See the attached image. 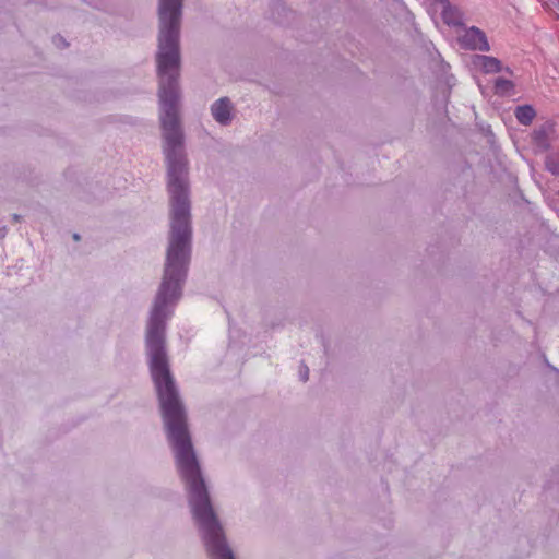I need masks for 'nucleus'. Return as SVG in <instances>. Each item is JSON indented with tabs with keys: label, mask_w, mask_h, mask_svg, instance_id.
Returning <instances> with one entry per match:
<instances>
[{
	"label": "nucleus",
	"mask_w": 559,
	"mask_h": 559,
	"mask_svg": "<svg viewBox=\"0 0 559 559\" xmlns=\"http://www.w3.org/2000/svg\"><path fill=\"white\" fill-rule=\"evenodd\" d=\"M533 140L535 144L542 148H546L548 146V139L545 129L535 130L533 133Z\"/></svg>",
	"instance_id": "1a4fd4ad"
},
{
	"label": "nucleus",
	"mask_w": 559,
	"mask_h": 559,
	"mask_svg": "<svg viewBox=\"0 0 559 559\" xmlns=\"http://www.w3.org/2000/svg\"><path fill=\"white\" fill-rule=\"evenodd\" d=\"M73 239H74V240H80V235H79V234H74V235H73Z\"/></svg>",
	"instance_id": "ddd939ff"
},
{
	"label": "nucleus",
	"mask_w": 559,
	"mask_h": 559,
	"mask_svg": "<svg viewBox=\"0 0 559 559\" xmlns=\"http://www.w3.org/2000/svg\"><path fill=\"white\" fill-rule=\"evenodd\" d=\"M299 378L302 382L308 381L309 368L306 365H301L300 370H299Z\"/></svg>",
	"instance_id": "9d476101"
},
{
	"label": "nucleus",
	"mask_w": 559,
	"mask_h": 559,
	"mask_svg": "<svg viewBox=\"0 0 559 559\" xmlns=\"http://www.w3.org/2000/svg\"><path fill=\"white\" fill-rule=\"evenodd\" d=\"M472 67L474 70L485 74L498 73L501 70V62L495 57L475 55L472 58Z\"/></svg>",
	"instance_id": "39448f33"
},
{
	"label": "nucleus",
	"mask_w": 559,
	"mask_h": 559,
	"mask_svg": "<svg viewBox=\"0 0 559 559\" xmlns=\"http://www.w3.org/2000/svg\"><path fill=\"white\" fill-rule=\"evenodd\" d=\"M461 46L469 50H479L487 52L490 50L486 34L476 26L466 28L459 37Z\"/></svg>",
	"instance_id": "7ed1b4c3"
},
{
	"label": "nucleus",
	"mask_w": 559,
	"mask_h": 559,
	"mask_svg": "<svg viewBox=\"0 0 559 559\" xmlns=\"http://www.w3.org/2000/svg\"><path fill=\"white\" fill-rule=\"evenodd\" d=\"M233 103L228 97H221L211 105V115L221 126L227 127L233 121Z\"/></svg>",
	"instance_id": "20e7f679"
},
{
	"label": "nucleus",
	"mask_w": 559,
	"mask_h": 559,
	"mask_svg": "<svg viewBox=\"0 0 559 559\" xmlns=\"http://www.w3.org/2000/svg\"><path fill=\"white\" fill-rule=\"evenodd\" d=\"M546 167L550 173L559 175V152L551 153L547 156Z\"/></svg>",
	"instance_id": "6e6552de"
},
{
	"label": "nucleus",
	"mask_w": 559,
	"mask_h": 559,
	"mask_svg": "<svg viewBox=\"0 0 559 559\" xmlns=\"http://www.w3.org/2000/svg\"><path fill=\"white\" fill-rule=\"evenodd\" d=\"M428 14L435 22L441 21L449 26H461L462 12L449 0H425Z\"/></svg>",
	"instance_id": "f03ea898"
},
{
	"label": "nucleus",
	"mask_w": 559,
	"mask_h": 559,
	"mask_svg": "<svg viewBox=\"0 0 559 559\" xmlns=\"http://www.w3.org/2000/svg\"><path fill=\"white\" fill-rule=\"evenodd\" d=\"M556 1H557L558 7H559V0H556Z\"/></svg>",
	"instance_id": "4468645a"
},
{
	"label": "nucleus",
	"mask_w": 559,
	"mask_h": 559,
	"mask_svg": "<svg viewBox=\"0 0 559 559\" xmlns=\"http://www.w3.org/2000/svg\"><path fill=\"white\" fill-rule=\"evenodd\" d=\"M53 44L58 47V48H66L68 47V43L66 41V39L60 36V35H56L53 37Z\"/></svg>",
	"instance_id": "9b49d317"
},
{
	"label": "nucleus",
	"mask_w": 559,
	"mask_h": 559,
	"mask_svg": "<svg viewBox=\"0 0 559 559\" xmlns=\"http://www.w3.org/2000/svg\"><path fill=\"white\" fill-rule=\"evenodd\" d=\"M12 218H13L14 222H20L21 216L19 214H13Z\"/></svg>",
	"instance_id": "f8f14e48"
},
{
	"label": "nucleus",
	"mask_w": 559,
	"mask_h": 559,
	"mask_svg": "<svg viewBox=\"0 0 559 559\" xmlns=\"http://www.w3.org/2000/svg\"><path fill=\"white\" fill-rule=\"evenodd\" d=\"M535 110L532 106L524 105L516 107L514 116L521 124L528 126L535 118Z\"/></svg>",
	"instance_id": "423d86ee"
},
{
	"label": "nucleus",
	"mask_w": 559,
	"mask_h": 559,
	"mask_svg": "<svg viewBox=\"0 0 559 559\" xmlns=\"http://www.w3.org/2000/svg\"><path fill=\"white\" fill-rule=\"evenodd\" d=\"M179 78H159V120L167 168L170 223L163 276L145 329V352L157 392L163 425L177 472L185 484L191 513H216L188 426L187 411L170 372L166 348L167 321L182 298L192 255L189 162L178 107Z\"/></svg>",
	"instance_id": "f257e3e1"
},
{
	"label": "nucleus",
	"mask_w": 559,
	"mask_h": 559,
	"mask_svg": "<svg viewBox=\"0 0 559 559\" xmlns=\"http://www.w3.org/2000/svg\"><path fill=\"white\" fill-rule=\"evenodd\" d=\"M514 85L510 80L497 79L495 83V90L497 94L506 95L512 92Z\"/></svg>",
	"instance_id": "0eeeda50"
}]
</instances>
